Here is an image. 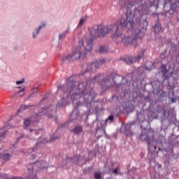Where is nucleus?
I'll use <instances>...</instances> for the list:
<instances>
[{
  "mask_svg": "<svg viewBox=\"0 0 179 179\" xmlns=\"http://www.w3.org/2000/svg\"><path fill=\"white\" fill-rule=\"evenodd\" d=\"M100 79H101V76L97 75L92 80L80 82L77 87L76 85L78 83L72 80V78H69L67 79L66 85L59 87V90H62L64 93H68L73 101L83 97L85 101L87 102L89 100H93L96 97V92L93 90L95 82H98L103 90H107V89H110V87H113L115 85L113 74L102 80H100Z\"/></svg>",
  "mask_w": 179,
  "mask_h": 179,
  "instance_id": "nucleus-1",
  "label": "nucleus"
},
{
  "mask_svg": "<svg viewBox=\"0 0 179 179\" xmlns=\"http://www.w3.org/2000/svg\"><path fill=\"white\" fill-rule=\"evenodd\" d=\"M143 26L141 29L138 28V24H134V20L131 16V13H127L125 20H122L120 26L114 25L115 33L112 36V39L115 41L116 44L118 43H123L124 47L134 45L136 44V40L143 38L146 29H148V22L144 20L143 22Z\"/></svg>",
  "mask_w": 179,
  "mask_h": 179,
  "instance_id": "nucleus-2",
  "label": "nucleus"
},
{
  "mask_svg": "<svg viewBox=\"0 0 179 179\" xmlns=\"http://www.w3.org/2000/svg\"><path fill=\"white\" fill-rule=\"evenodd\" d=\"M113 28H108L103 24L94 25L89 29L90 38L84 37L80 39L78 44L80 46L76 48L70 54L73 61L79 59V58H85L86 52H90L93 50V40L96 37H104L108 34Z\"/></svg>",
  "mask_w": 179,
  "mask_h": 179,
  "instance_id": "nucleus-3",
  "label": "nucleus"
},
{
  "mask_svg": "<svg viewBox=\"0 0 179 179\" xmlns=\"http://www.w3.org/2000/svg\"><path fill=\"white\" fill-rule=\"evenodd\" d=\"M45 164V158L41 157L36 162L27 165L28 171L31 173L28 176V179H37V176L34 174V171H37V169H44Z\"/></svg>",
  "mask_w": 179,
  "mask_h": 179,
  "instance_id": "nucleus-4",
  "label": "nucleus"
},
{
  "mask_svg": "<svg viewBox=\"0 0 179 179\" xmlns=\"http://www.w3.org/2000/svg\"><path fill=\"white\" fill-rule=\"evenodd\" d=\"M141 141H145L148 146H150L152 141L155 140V134L152 130H148L145 132H142L139 136Z\"/></svg>",
  "mask_w": 179,
  "mask_h": 179,
  "instance_id": "nucleus-5",
  "label": "nucleus"
},
{
  "mask_svg": "<svg viewBox=\"0 0 179 179\" xmlns=\"http://www.w3.org/2000/svg\"><path fill=\"white\" fill-rule=\"evenodd\" d=\"M103 64H106V60L104 59L96 61L94 63H91L87 65V71L88 72H94L96 69L100 68V66H101V65H103Z\"/></svg>",
  "mask_w": 179,
  "mask_h": 179,
  "instance_id": "nucleus-6",
  "label": "nucleus"
},
{
  "mask_svg": "<svg viewBox=\"0 0 179 179\" xmlns=\"http://www.w3.org/2000/svg\"><path fill=\"white\" fill-rule=\"evenodd\" d=\"M72 61H73V59L71 54L66 55L61 59V62H63V64H69V62H72Z\"/></svg>",
  "mask_w": 179,
  "mask_h": 179,
  "instance_id": "nucleus-7",
  "label": "nucleus"
},
{
  "mask_svg": "<svg viewBox=\"0 0 179 179\" xmlns=\"http://www.w3.org/2000/svg\"><path fill=\"white\" fill-rule=\"evenodd\" d=\"M135 9H137L138 12L143 15V13H145V10L148 9V4L147 3H141L138 6V8H135Z\"/></svg>",
  "mask_w": 179,
  "mask_h": 179,
  "instance_id": "nucleus-8",
  "label": "nucleus"
},
{
  "mask_svg": "<svg viewBox=\"0 0 179 179\" xmlns=\"http://www.w3.org/2000/svg\"><path fill=\"white\" fill-rule=\"evenodd\" d=\"M160 69H161V72L162 73V77L164 78V79H166L167 78V72H169V71L167 70V65L162 64Z\"/></svg>",
  "mask_w": 179,
  "mask_h": 179,
  "instance_id": "nucleus-9",
  "label": "nucleus"
},
{
  "mask_svg": "<svg viewBox=\"0 0 179 179\" xmlns=\"http://www.w3.org/2000/svg\"><path fill=\"white\" fill-rule=\"evenodd\" d=\"M125 134L127 136H132L134 132L131 130V124H128L124 126Z\"/></svg>",
  "mask_w": 179,
  "mask_h": 179,
  "instance_id": "nucleus-10",
  "label": "nucleus"
},
{
  "mask_svg": "<svg viewBox=\"0 0 179 179\" xmlns=\"http://www.w3.org/2000/svg\"><path fill=\"white\" fill-rule=\"evenodd\" d=\"M83 131V128L82 127V126H76L73 130V132L76 134V135H78V134H80L82 131Z\"/></svg>",
  "mask_w": 179,
  "mask_h": 179,
  "instance_id": "nucleus-11",
  "label": "nucleus"
},
{
  "mask_svg": "<svg viewBox=\"0 0 179 179\" xmlns=\"http://www.w3.org/2000/svg\"><path fill=\"white\" fill-rule=\"evenodd\" d=\"M44 27V24L40 25L38 28V29H36V31L33 34V38H36L37 37V34L40 33V30H41V28Z\"/></svg>",
  "mask_w": 179,
  "mask_h": 179,
  "instance_id": "nucleus-12",
  "label": "nucleus"
},
{
  "mask_svg": "<svg viewBox=\"0 0 179 179\" xmlns=\"http://www.w3.org/2000/svg\"><path fill=\"white\" fill-rule=\"evenodd\" d=\"M0 159H1V160L4 161V162H8L9 160V159H10V155L9 154H6L4 155H1L0 156Z\"/></svg>",
  "mask_w": 179,
  "mask_h": 179,
  "instance_id": "nucleus-13",
  "label": "nucleus"
},
{
  "mask_svg": "<svg viewBox=\"0 0 179 179\" xmlns=\"http://www.w3.org/2000/svg\"><path fill=\"white\" fill-rule=\"evenodd\" d=\"M154 31L155 33H156L157 34L160 33V31H162V25H155L154 27Z\"/></svg>",
  "mask_w": 179,
  "mask_h": 179,
  "instance_id": "nucleus-14",
  "label": "nucleus"
},
{
  "mask_svg": "<svg viewBox=\"0 0 179 179\" xmlns=\"http://www.w3.org/2000/svg\"><path fill=\"white\" fill-rule=\"evenodd\" d=\"M86 20H87V16L85 15L84 18L80 19L78 27H80L81 26H83V23H85Z\"/></svg>",
  "mask_w": 179,
  "mask_h": 179,
  "instance_id": "nucleus-15",
  "label": "nucleus"
},
{
  "mask_svg": "<svg viewBox=\"0 0 179 179\" xmlns=\"http://www.w3.org/2000/svg\"><path fill=\"white\" fill-rule=\"evenodd\" d=\"M110 121V122H113L114 121V115H110L107 119L105 120V127L107 126V124Z\"/></svg>",
  "mask_w": 179,
  "mask_h": 179,
  "instance_id": "nucleus-16",
  "label": "nucleus"
},
{
  "mask_svg": "<svg viewBox=\"0 0 179 179\" xmlns=\"http://www.w3.org/2000/svg\"><path fill=\"white\" fill-rule=\"evenodd\" d=\"M8 134V131L4 130L3 129H0V138H5Z\"/></svg>",
  "mask_w": 179,
  "mask_h": 179,
  "instance_id": "nucleus-17",
  "label": "nucleus"
},
{
  "mask_svg": "<svg viewBox=\"0 0 179 179\" xmlns=\"http://www.w3.org/2000/svg\"><path fill=\"white\" fill-rule=\"evenodd\" d=\"M31 124V120L29 118L24 119V127H29Z\"/></svg>",
  "mask_w": 179,
  "mask_h": 179,
  "instance_id": "nucleus-18",
  "label": "nucleus"
},
{
  "mask_svg": "<svg viewBox=\"0 0 179 179\" xmlns=\"http://www.w3.org/2000/svg\"><path fill=\"white\" fill-rule=\"evenodd\" d=\"M48 111H54L56 113L57 111V106L55 105H52L48 108Z\"/></svg>",
  "mask_w": 179,
  "mask_h": 179,
  "instance_id": "nucleus-19",
  "label": "nucleus"
},
{
  "mask_svg": "<svg viewBox=\"0 0 179 179\" xmlns=\"http://www.w3.org/2000/svg\"><path fill=\"white\" fill-rule=\"evenodd\" d=\"M65 36H66V31L59 34V40H64V38H65Z\"/></svg>",
  "mask_w": 179,
  "mask_h": 179,
  "instance_id": "nucleus-20",
  "label": "nucleus"
},
{
  "mask_svg": "<svg viewBox=\"0 0 179 179\" xmlns=\"http://www.w3.org/2000/svg\"><path fill=\"white\" fill-rule=\"evenodd\" d=\"M99 52H101V53H103V52H107L108 51V50H107V48L103 47V46H101L99 48Z\"/></svg>",
  "mask_w": 179,
  "mask_h": 179,
  "instance_id": "nucleus-21",
  "label": "nucleus"
},
{
  "mask_svg": "<svg viewBox=\"0 0 179 179\" xmlns=\"http://www.w3.org/2000/svg\"><path fill=\"white\" fill-rule=\"evenodd\" d=\"M151 6H156V8H159V0H153L151 3Z\"/></svg>",
  "mask_w": 179,
  "mask_h": 179,
  "instance_id": "nucleus-22",
  "label": "nucleus"
},
{
  "mask_svg": "<svg viewBox=\"0 0 179 179\" xmlns=\"http://www.w3.org/2000/svg\"><path fill=\"white\" fill-rule=\"evenodd\" d=\"M124 62H126V64H127L128 65H129L130 64H132V62H134V57H130L129 58L128 60L124 59Z\"/></svg>",
  "mask_w": 179,
  "mask_h": 179,
  "instance_id": "nucleus-23",
  "label": "nucleus"
},
{
  "mask_svg": "<svg viewBox=\"0 0 179 179\" xmlns=\"http://www.w3.org/2000/svg\"><path fill=\"white\" fill-rule=\"evenodd\" d=\"M94 178L95 179H101V173H95Z\"/></svg>",
  "mask_w": 179,
  "mask_h": 179,
  "instance_id": "nucleus-24",
  "label": "nucleus"
},
{
  "mask_svg": "<svg viewBox=\"0 0 179 179\" xmlns=\"http://www.w3.org/2000/svg\"><path fill=\"white\" fill-rule=\"evenodd\" d=\"M22 83H24V78H22L21 80L16 81V85H22Z\"/></svg>",
  "mask_w": 179,
  "mask_h": 179,
  "instance_id": "nucleus-25",
  "label": "nucleus"
},
{
  "mask_svg": "<svg viewBox=\"0 0 179 179\" xmlns=\"http://www.w3.org/2000/svg\"><path fill=\"white\" fill-rule=\"evenodd\" d=\"M36 154H32V155H31L29 156L30 160H34V159H36Z\"/></svg>",
  "mask_w": 179,
  "mask_h": 179,
  "instance_id": "nucleus-26",
  "label": "nucleus"
},
{
  "mask_svg": "<svg viewBox=\"0 0 179 179\" xmlns=\"http://www.w3.org/2000/svg\"><path fill=\"white\" fill-rule=\"evenodd\" d=\"M176 6H177L176 5V3H173V4H171V10H173V12H174V10H176Z\"/></svg>",
  "mask_w": 179,
  "mask_h": 179,
  "instance_id": "nucleus-27",
  "label": "nucleus"
},
{
  "mask_svg": "<svg viewBox=\"0 0 179 179\" xmlns=\"http://www.w3.org/2000/svg\"><path fill=\"white\" fill-rule=\"evenodd\" d=\"M79 159H80V155H77V156L74 157L73 160H74V162H78L79 160Z\"/></svg>",
  "mask_w": 179,
  "mask_h": 179,
  "instance_id": "nucleus-28",
  "label": "nucleus"
},
{
  "mask_svg": "<svg viewBox=\"0 0 179 179\" xmlns=\"http://www.w3.org/2000/svg\"><path fill=\"white\" fill-rule=\"evenodd\" d=\"M18 93H22V94H21V96H23V94H24V88L20 90Z\"/></svg>",
  "mask_w": 179,
  "mask_h": 179,
  "instance_id": "nucleus-29",
  "label": "nucleus"
},
{
  "mask_svg": "<svg viewBox=\"0 0 179 179\" xmlns=\"http://www.w3.org/2000/svg\"><path fill=\"white\" fill-rule=\"evenodd\" d=\"M57 139H58V137H55L54 136H52L51 138H50V141H57Z\"/></svg>",
  "mask_w": 179,
  "mask_h": 179,
  "instance_id": "nucleus-30",
  "label": "nucleus"
},
{
  "mask_svg": "<svg viewBox=\"0 0 179 179\" xmlns=\"http://www.w3.org/2000/svg\"><path fill=\"white\" fill-rule=\"evenodd\" d=\"M171 1L172 0H165L164 5H166V3H171Z\"/></svg>",
  "mask_w": 179,
  "mask_h": 179,
  "instance_id": "nucleus-31",
  "label": "nucleus"
},
{
  "mask_svg": "<svg viewBox=\"0 0 179 179\" xmlns=\"http://www.w3.org/2000/svg\"><path fill=\"white\" fill-rule=\"evenodd\" d=\"M113 173H114V174H118V168H116V169L113 171Z\"/></svg>",
  "mask_w": 179,
  "mask_h": 179,
  "instance_id": "nucleus-32",
  "label": "nucleus"
},
{
  "mask_svg": "<svg viewBox=\"0 0 179 179\" xmlns=\"http://www.w3.org/2000/svg\"><path fill=\"white\" fill-rule=\"evenodd\" d=\"M141 59V55H138L137 58H136V61H139Z\"/></svg>",
  "mask_w": 179,
  "mask_h": 179,
  "instance_id": "nucleus-33",
  "label": "nucleus"
},
{
  "mask_svg": "<svg viewBox=\"0 0 179 179\" xmlns=\"http://www.w3.org/2000/svg\"><path fill=\"white\" fill-rule=\"evenodd\" d=\"M21 108H22V109H26V108H27V106H21Z\"/></svg>",
  "mask_w": 179,
  "mask_h": 179,
  "instance_id": "nucleus-34",
  "label": "nucleus"
},
{
  "mask_svg": "<svg viewBox=\"0 0 179 179\" xmlns=\"http://www.w3.org/2000/svg\"><path fill=\"white\" fill-rule=\"evenodd\" d=\"M171 102H172V103H176V99L173 98V99H171Z\"/></svg>",
  "mask_w": 179,
  "mask_h": 179,
  "instance_id": "nucleus-35",
  "label": "nucleus"
},
{
  "mask_svg": "<svg viewBox=\"0 0 179 179\" xmlns=\"http://www.w3.org/2000/svg\"><path fill=\"white\" fill-rule=\"evenodd\" d=\"M103 134H106V129L105 128H103Z\"/></svg>",
  "mask_w": 179,
  "mask_h": 179,
  "instance_id": "nucleus-36",
  "label": "nucleus"
},
{
  "mask_svg": "<svg viewBox=\"0 0 179 179\" xmlns=\"http://www.w3.org/2000/svg\"><path fill=\"white\" fill-rule=\"evenodd\" d=\"M48 117H49V118H52V116L49 115Z\"/></svg>",
  "mask_w": 179,
  "mask_h": 179,
  "instance_id": "nucleus-37",
  "label": "nucleus"
},
{
  "mask_svg": "<svg viewBox=\"0 0 179 179\" xmlns=\"http://www.w3.org/2000/svg\"><path fill=\"white\" fill-rule=\"evenodd\" d=\"M130 5H131V3H129V4H128L129 8V6H130Z\"/></svg>",
  "mask_w": 179,
  "mask_h": 179,
  "instance_id": "nucleus-38",
  "label": "nucleus"
},
{
  "mask_svg": "<svg viewBox=\"0 0 179 179\" xmlns=\"http://www.w3.org/2000/svg\"><path fill=\"white\" fill-rule=\"evenodd\" d=\"M17 89H20V87H18Z\"/></svg>",
  "mask_w": 179,
  "mask_h": 179,
  "instance_id": "nucleus-39",
  "label": "nucleus"
},
{
  "mask_svg": "<svg viewBox=\"0 0 179 179\" xmlns=\"http://www.w3.org/2000/svg\"><path fill=\"white\" fill-rule=\"evenodd\" d=\"M134 47L136 48V45H134Z\"/></svg>",
  "mask_w": 179,
  "mask_h": 179,
  "instance_id": "nucleus-40",
  "label": "nucleus"
},
{
  "mask_svg": "<svg viewBox=\"0 0 179 179\" xmlns=\"http://www.w3.org/2000/svg\"><path fill=\"white\" fill-rule=\"evenodd\" d=\"M44 101V99H42V101Z\"/></svg>",
  "mask_w": 179,
  "mask_h": 179,
  "instance_id": "nucleus-41",
  "label": "nucleus"
},
{
  "mask_svg": "<svg viewBox=\"0 0 179 179\" xmlns=\"http://www.w3.org/2000/svg\"><path fill=\"white\" fill-rule=\"evenodd\" d=\"M155 149H156V146H155Z\"/></svg>",
  "mask_w": 179,
  "mask_h": 179,
  "instance_id": "nucleus-42",
  "label": "nucleus"
}]
</instances>
